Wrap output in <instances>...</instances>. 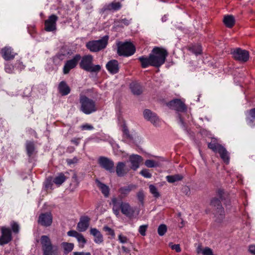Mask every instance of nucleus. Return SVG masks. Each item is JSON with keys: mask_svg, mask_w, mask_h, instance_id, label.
Segmentation results:
<instances>
[{"mask_svg": "<svg viewBox=\"0 0 255 255\" xmlns=\"http://www.w3.org/2000/svg\"><path fill=\"white\" fill-rule=\"evenodd\" d=\"M167 55L168 52L166 49L155 47L152 49L148 57L141 56L138 58V60L142 68H145L149 66L159 67L164 63Z\"/></svg>", "mask_w": 255, "mask_h": 255, "instance_id": "f257e3e1", "label": "nucleus"}, {"mask_svg": "<svg viewBox=\"0 0 255 255\" xmlns=\"http://www.w3.org/2000/svg\"><path fill=\"white\" fill-rule=\"evenodd\" d=\"M218 196L220 198L218 199L217 198H213L210 202V206L215 211L214 213L215 216L219 219V220H222L225 215L224 209L223 208L221 201L223 200V195L224 194V191L223 189H219L217 192Z\"/></svg>", "mask_w": 255, "mask_h": 255, "instance_id": "f03ea898", "label": "nucleus"}, {"mask_svg": "<svg viewBox=\"0 0 255 255\" xmlns=\"http://www.w3.org/2000/svg\"><path fill=\"white\" fill-rule=\"evenodd\" d=\"M94 58L92 55H86L82 57H81L80 67L85 71L90 72H99L101 67L99 65L93 64Z\"/></svg>", "mask_w": 255, "mask_h": 255, "instance_id": "7ed1b4c3", "label": "nucleus"}, {"mask_svg": "<svg viewBox=\"0 0 255 255\" xmlns=\"http://www.w3.org/2000/svg\"><path fill=\"white\" fill-rule=\"evenodd\" d=\"M79 102L80 110L86 115H89L97 110L95 102L85 95H81Z\"/></svg>", "mask_w": 255, "mask_h": 255, "instance_id": "20e7f679", "label": "nucleus"}, {"mask_svg": "<svg viewBox=\"0 0 255 255\" xmlns=\"http://www.w3.org/2000/svg\"><path fill=\"white\" fill-rule=\"evenodd\" d=\"M108 39L109 37L108 36H105L101 39L89 41L87 43L86 46L91 52H98L106 47L108 44Z\"/></svg>", "mask_w": 255, "mask_h": 255, "instance_id": "39448f33", "label": "nucleus"}, {"mask_svg": "<svg viewBox=\"0 0 255 255\" xmlns=\"http://www.w3.org/2000/svg\"><path fill=\"white\" fill-rule=\"evenodd\" d=\"M118 47V53L120 56H129L135 51L134 45L130 42L119 43Z\"/></svg>", "mask_w": 255, "mask_h": 255, "instance_id": "423d86ee", "label": "nucleus"}, {"mask_svg": "<svg viewBox=\"0 0 255 255\" xmlns=\"http://www.w3.org/2000/svg\"><path fill=\"white\" fill-rule=\"evenodd\" d=\"M40 244L43 255H46L50 253H54L55 251L54 247L52 245L51 241L47 236L43 235L40 238Z\"/></svg>", "mask_w": 255, "mask_h": 255, "instance_id": "0eeeda50", "label": "nucleus"}, {"mask_svg": "<svg viewBox=\"0 0 255 255\" xmlns=\"http://www.w3.org/2000/svg\"><path fill=\"white\" fill-rule=\"evenodd\" d=\"M81 59L80 54L75 55L74 57L66 62L63 67V72L64 74L69 73L70 71L74 68L77 65L78 62Z\"/></svg>", "mask_w": 255, "mask_h": 255, "instance_id": "6e6552de", "label": "nucleus"}, {"mask_svg": "<svg viewBox=\"0 0 255 255\" xmlns=\"http://www.w3.org/2000/svg\"><path fill=\"white\" fill-rule=\"evenodd\" d=\"M234 58L241 62H247L249 58V53L248 51L241 48H237L233 52Z\"/></svg>", "mask_w": 255, "mask_h": 255, "instance_id": "1a4fd4ad", "label": "nucleus"}, {"mask_svg": "<svg viewBox=\"0 0 255 255\" xmlns=\"http://www.w3.org/2000/svg\"><path fill=\"white\" fill-rule=\"evenodd\" d=\"M1 235L0 237V245L8 244L12 240L11 232L9 228L2 227L1 228Z\"/></svg>", "mask_w": 255, "mask_h": 255, "instance_id": "9d476101", "label": "nucleus"}, {"mask_svg": "<svg viewBox=\"0 0 255 255\" xmlns=\"http://www.w3.org/2000/svg\"><path fill=\"white\" fill-rule=\"evenodd\" d=\"M120 200V209L121 212L129 218H132L134 216L135 210L127 202H123Z\"/></svg>", "mask_w": 255, "mask_h": 255, "instance_id": "9b49d317", "label": "nucleus"}, {"mask_svg": "<svg viewBox=\"0 0 255 255\" xmlns=\"http://www.w3.org/2000/svg\"><path fill=\"white\" fill-rule=\"evenodd\" d=\"M53 217L51 213L41 214L38 219V223L44 227H49L52 223Z\"/></svg>", "mask_w": 255, "mask_h": 255, "instance_id": "f8f14e48", "label": "nucleus"}, {"mask_svg": "<svg viewBox=\"0 0 255 255\" xmlns=\"http://www.w3.org/2000/svg\"><path fill=\"white\" fill-rule=\"evenodd\" d=\"M98 163L102 168L110 172L114 171V163L110 159L103 156L100 157L98 159Z\"/></svg>", "mask_w": 255, "mask_h": 255, "instance_id": "ddd939ff", "label": "nucleus"}, {"mask_svg": "<svg viewBox=\"0 0 255 255\" xmlns=\"http://www.w3.org/2000/svg\"><path fill=\"white\" fill-rule=\"evenodd\" d=\"M58 16L55 14H52L45 21V30L46 31H53L56 29V22Z\"/></svg>", "mask_w": 255, "mask_h": 255, "instance_id": "4468645a", "label": "nucleus"}, {"mask_svg": "<svg viewBox=\"0 0 255 255\" xmlns=\"http://www.w3.org/2000/svg\"><path fill=\"white\" fill-rule=\"evenodd\" d=\"M168 105L171 108L178 112H185L186 110L185 105L180 100H172L168 103Z\"/></svg>", "mask_w": 255, "mask_h": 255, "instance_id": "2eb2a0df", "label": "nucleus"}, {"mask_svg": "<svg viewBox=\"0 0 255 255\" xmlns=\"http://www.w3.org/2000/svg\"><path fill=\"white\" fill-rule=\"evenodd\" d=\"M122 6L120 2L114 1L111 3L106 4L103 7L102 10L105 11H116L119 10Z\"/></svg>", "mask_w": 255, "mask_h": 255, "instance_id": "dca6fc26", "label": "nucleus"}, {"mask_svg": "<svg viewBox=\"0 0 255 255\" xmlns=\"http://www.w3.org/2000/svg\"><path fill=\"white\" fill-rule=\"evenodd\" d=\"M1 54L3 58L6 61L12 60L17 54L13 49L9 47H4L1 49Z\"/></svg>", "mask_w": 255, "mask_h": 255, "instance_id": "f3484780", "label": "nucleus"}, {"mask_svg": "<svg viewBox=\"0 0 255 255\" xmlns=\"http://www.w3.org/2000/svg\"><path fill=\"white\" fill-rule=\"evenodd\" d=\"M143 115L145 119L151 122L154 125H158L159 119L155 113H152L149 110H145L143 112Z\"/></svg>", "mask_w": 255, "mask_h": 255, "instance_id": "a211bd4d", "label": "nucleus"}, {"mask_svg": "<svg viewBox=\"0 0 255 255\" xmlns=\"http://www.w3.org/2000/svg\"><path fill=\"white\" fill-rule=\"evenodd\" d=\"M129 160L131 163V168L133 170H136L139 166L140 163L142 161V158L141 156L137 154H132L129 157Z\"/></svg>", "mask_w": 255, "mask_h": 255, "instance_id": "6ab92c4d", "label": "nucleus"}, {"mask_svg": "<svg viewBox=\"0 0 255 255\" xmlns=\"http://www.w3.org/2000/svg\"><path fill=\"white\" fill-rule=\"evenodd\" d=\"M90 219L87 216H82L77 224V229L80 232H84L88 228Z\"/></svg>", "mask_w": 255, "mask_h": 255, "instance_id": "aec40b11", "label": "nucleus"}, {"mask_svg": "<svg viewBox=\"0 0 255 255\" xmlns=\"http://www.w3.org/2000/svg\"><path fill=\"white\" fill-rule=\"evenodd\" d=\"M106 67L108 71L112 74H116L119 71V62L116 60H112L109 61Z\"/></svg>", "mask_w": 255, "mask_h": 255, "instance_id": "412c9836", "label": "nucleus"}, {"mask_svg": "<svg viewBox=\"0 0 255 255\" xmlns=\"http://www.w3.org/2000/svg\"><path fill=\"white\" fill-rule=\"evenodd\" d=\"M246 121L249 126L251 128L255 127V108L247 111Z\"/></svg>", "mask_w": 255, "mask_h": 255, "instance_id": "4be33fe9", "label": "nucleus"}, {"mask_svg": "<svg viewBox=\"0 0 255 255\" xmlns=\"http://www.w3.org/2000/svg\"><path fill=\"white\" fill-rule=\"evenodd\" d=\"M128 169L126 167V163L123 162H119L116 166V173L118 176L123 177L128 172Z\"/></svg>", "mask_w": 255, "mask_h": 255, "instance_id": "5701e85b", "label": "nucleus"}, {"mask_svg": "<svg viewBox=\"0 0 255 255\" xmlns=\"http://www.w3.org/2000/svg\"><path fill=\"white\" fill-rule=\"evenodd\" d=\"M90 234L94 237V242L98 244L103 242V236L101 232L96 228H91L90 231Z\"/></svg>", "mask_w": 255, "mask_h": 255, "instance_id": "b1692460", "label": "nucleus"}, {"mask_svg": "<svg viewBox=\"0 0 255 255\" xmlns=\"http://www.w3.org/2000/svg\"><path fill=\"white\" fill-rule=\"evenodd\" d=\"M185 48L196 55L201 54L202 52V47L199 44H190L186 46Z\"/></svg>", "mask_w": 255, "mask_h": 255, "instance_id": "393cba45", "label": "nucleus"}, {"mask_svg": "<svg viewBox=\"0 0 255 255\" xmlns=\"http://www.w3.org/2000/svg\"><path fill=\"white\" fill-rule=\"evenodd\" d=\"M59 93L62 96H66L69 94L71 91L70 87L65 81H61L58 86Z\"/></svg>", "mask_w": 255, "mask_h": 255, "instance_id": "a878e982", "label": "nucleus"}, {"mask_svg": "<svg viewBox=\"0 0 255 255\" xmlns=\"http://www.w3.org/2000/svg\"><path fill=\"white\" fill-rule=\"evenodd\" d=\"M25 146L27 154L29 157H31L36 153L35 147L33 141H27Z\"/></svg>", "mask_w": 255, "mask_h": 255, "instance_id": "bb28decb", "label": "nucleus"}, {"mask_svg": "<svg viewBox=\"0 0 255 255\" xmlns=\"http://www.w3.org/2000/svg\"><path fill=\"white\" fill-rule=\"evenodd\" d=\"M112 203L113 205V211L114 213L117 216L120 214V200L116 197H114L112 199Z\"/></svg>", "mask_w": 255, "mask_h": 255, "instance_id": "cd10ccee", "label": "nucleus"}, {"mask_svg": "<svg viewBox=\"0 0 255 255\" xmlns=\"http://www.w3.org/2000/svg\"><path fill=\"white\" fill-rule=\"evenodd\" d=\"M223 22L227 27L232 28L235 23V17L232 15H225L223 19Z\"/></svg>", "mask_w": 255, "mask_h": 255, "instance_id": "c85d7f7f", "label": "nucleus"}, {"mask_svg": "<svg viewBox=\"0 0 255 255\" xmlns=\"http://www.w3.org/2000/svg\"><path fill=\"white\" fill-rule=\"evenodd\" d=\"M136 186L134 185L130 184L126 186L121 187L119 189V192L123 195L122 197H126L129 192L133 189H135Z\"/></svg>", "mask_w": 255, "mask_h": 255, "instance_id": "c756f323", "label": "nucleus"}, {"mask_svg": "<svg viewBox=\"0 0 255 255\" xmlns=\"http://www.w3.org/2000/svg\"><path fill=\"white\" fill-rule=\"evenodd\" d=\"M96 183L98 187L100 188L103 194L105 197H108L109 195V187L99 180H96Z\"/></svg>", "mask_w": 255, "mask_h": 255, "instance_id": "7c9ffc66", "label": "nucleus"}, {"mask_svg": "<svg viewBox=\"0 0 255 255\" xmlns=\"http://www.w3.org/2000/svg\"><path fill=\"white\" fill-rule=\"evenodd\" d=\"M218 152L220 154L221 158L226 163H228L229 162V156L226 149L223 146L219 147Z\"/></svg>", "mask_w": 255, "mask_h": 255, "instance_id": "2f4dec72", "label": "nucleus"}, {"mask_svg": "<svg viewBox=\"0 0 255 255\" xmlns=\"http://www.w3.org/2000/svg\"><path fill=\"white\" fill-rule=\"evenodd\" d=\"M61 246L64 250V254L67 255L72 251L74 245L73 243L63 242L61 244Z\"/></svg>", "mask_w": 255, "mask_h": 255, "instance_id": "473e14b6", "label": "nucleus"}, {"mask_svg": "<svg viewBox=\"0 0 255 255\" xmlns=\"http://www.w3.org/2000/svg\"><path fill=\"white\" fill-rule=\"evenodd\" d=\"M130 88L132 93L134 95H140L142 93V89L140 85L136 83H131L130 85Z\"/></svg>", "mask_w": 255, "mask_h": 255, "instance_id": "72a5a7b5", "label": "nucleus"}, {"mask_svg": "<svg viewBox=\"0 0 255 255\" xmlns=\"http://www.w3.org/2000/svg\"><path fill=\"white\" fill-rule=\"evenodd\" d=\"M167 181L169 183H174L176 181H181L183 176L181 174H175L173 175H168L166 177Z\"/></svg>", "mask_w": 255, "mask_h": 255, "instance_id": "f704fd0d", "label": "nucleus"}, {"mask_svg": "<svg viewBox=\"0 0 255 255\" xmlns=\"http://www.w3.org/2000/svg\"><path fill=\"white\" fill-rule=\"evenodd\" d=\"M66 179V176L63 173H60L56 176L53 182L58 186L61 185Z\"/></svg>", "mask_w": 255, "mask_h": 255, "instance_id": "c9c22d12", "label": "nucleus"}, {"mask_svg": "<svg viewBox=\"0 0 255 255\" xmlns=\"http://www.w3.org/2000/svg\"><path fill=\"white\" fill-rule=\"evenodd\" d=\"M79 244V247L80 248H83L85 246V244L87 243V240L84 238L83 235L80 233V234L76 238Z\"/></svg>", "mask_w": 255, "mask_h": 255, "instance_id": "e433bc0d", "label": "nucleus"}, {"mask_svg": "<svg viewBox=\"0 0 255 255\" xmlns=\"http://www.w3.org/2000/svg\"><path fill=\"white\" fill-rule=\"evenodd\" d=\"M167 227L164 224L159 225L157 229V232L160 236H163L167 232Z\"/></svg>", "mask_w": 255, "mask_h": 255, "instance_id": "4c0bfd02", "label": "nucleus"}, {"mask_svg": "<svg viewBox=\"0 0 255 255\" xmlns=\"http://www.w3.org/2000/svg\"><path fill=\"white\" fill-rule=\"evenodd\" d=\"M149 188L150 192L153 195V196L154 197L158 198L159 197L160 194L158 192L157 188L155 186L153 185H149Z\"/></svg>", "mask_w": 255, "mask_h": 255, "instance_id": "58836bf2", "label": "nucleus"}, {"mask_svg": "<svg viewBox=\"0 0 255 255\" xmlns=\"http://www.w3.org/2000/svg\"><path fill=\"white\" fill-rule=\"evenodd\" d=\"M145 165L149 168H152L158 166V163L153 160L148 159L144 162Z\"/></svg>", "mask_w": 255, "mask_h": 255, "instance_id": "ea45409f", "label": "nucleus"}, {"mask_svg": "<svg viewBox=\"0 0 255 255\" xmlns=\"http://www.w3.org/2000/svg\"><path fill=\"white\" fill-rule=\"evenodd\" d=\"M168 245L172 250H175L177 253H180L181 251L179 244H173V243L170 242Z\"/></svg>", "mask_w": 255, "mask_h": 255, "instance_id": "a19ab883", "label": "nucleus"}, {"mask_svg": "<svg viewBox=\"0 0 255 255\" xmlns=\"http://www.w3.org/2000/svg\"><path fill=\"white\" fill-rule=\"evenodd\" d=\"M122 131L123 132L124 135L126 137H127V138H128V139L131 138V136L129 134L128 129L127 128V127L125 125H124L123 126Z\"/></svg>", "mask_w": 255, "mask_h": 255, "instance_id": "79ce46f5", "label": "nucleus"}, {"mask_svg": "<svg viewBox=\"0 0 255 255\" xmlns=\"http://www.w3.org/2000/svg\"><path fill=\"white\" fill-rule=\"evenodd\" d=\"M222 146L220 145V144H216V143H209L208 144V147L213 150L214 151H218L219 150V147H222Z\"/></svg>", "mask_w": 255, "mask_h": 255, "instance_id": "37998d69", "label": "nucleus"}, {"mask_svg": "<svg viewBox=\"0 0 255 255\" xmlns=\"http://www.w3.org/2000/svg\"><path fill=\"white\" fill-rule=\"evenodd\" d=\"M5 71L9 74L13 73L14 70V66L10 64L7 63L4 67Z\"/></svg>", "mask_w": 255, "mask_h": 255, "instance_id": "c03bdc74", "label": "nucleus"}, {"mask_svg": "<svg viewBox=\"0 0 255 255\" xmlns=\"http://www.w3.org/2000/svg\"><path fill=\"white\" fill-rule=\"evenodd\" d=\"M103 230L107 232V234L109 235H111L112 237L114 238L115 236V234L114 230L110 228L108 226H104L103 227Z\"/></svg>", "mask_w": 255, "mask_h": 255, "instance_id": "a18cd8bd", "label": "nucleus"}, {"mask_svg": "<svg viewBox=\"0 0 255 255\" xmlns=\"http://www.w3.org/2000/svg\"><path fill=\"white\" fill-rule=\"evenodd\" d=\"M10 226H11L12 230L14 233L17 234L19 232V226L17 223L12 222L10 224Z\"/></svg>", "mask_w": 255, "mask_h": 255, "instance_id": "49530a36", "label": "nucleus"}, {"mask_svg": "<svg viewBox=\"0 0 255 255\" xmlns=\"http://www.w3.org/2000/svg\"><path fill=\"white\" fill-rule=\"evenodd\" d=\"M82 130H91L94 129V127L91 125L86 124L80 127Z\"/></svg>", "mask_w": 255, "mask_h": 255, "instance_id": "de8ad7c7", "label": "nucleus"}, {"mask_svg": "<svg viewBox=\"0 0 255 255\" xmlns=\"http://www.w3.org/2000/svg\"><path fill=\"white\" fill-rule=\"evenodd\" d=\"M140 173L141 175L145 178H149L151 177V174L149 173L148 170L146 169H142L140 172Z\"/></svg>", "mask_w": 255, "mask_h": 255, "instance_id": "09e8293b", "label": "nucleus"}, {"mask_svg": "<svg viewBox=\"0 0 255 255\" xmlns=\"http://www.w3.org/2000/svg\"><path fill=\"white\" fill-rule=\"evenodd\" d=\"M147 225H141L139 227L138 232L141 235L144 236L145 235V232L147 229Z\"/></svg>", "mask_w": 255, "mask_h": 255, "instance_id": "8fccbe9b", "label": "nucleus"}, {"mask_svg": "<svg viewBox=\"0 0 255 255\" xmlns=\"http://www.w3.org/2000/svg\"><path fill=\"white\" fill-rule=\"evenodd\" d=\"M137 197L139 201L142 204L144 198V195L142 190H140L137 192Z\"/></svg>", "mask_w": 255, "mask_h": 255, "instance_id": "3c124183", "label": "nucleus"}, {"mask_svg": "<svg viewBox=\"0 0 255 255\" xmlns=\"http://www.w3.org/2000/svg\"><path fill=\"white\" fill-rule=\"evenodd\" d=\"M203 255H214L212 250L206 247L202 251Z\"/></svg>", "mask_w": 255, "mask_h": 255, "instance_id": "603ef678", "label": "nucleus"}, {"mask_svg": "<svg viewBox=\"0 0 255 255\" xmlns=\"http://www.w3.org/2000/svg\"><path fill=\"white\" fill-rule=\"evenodd\" d=\"M131 19H127L126 18H122L120 20L119 22L123 25L128 26L131 22Z\"/></svg>", "mask_w": 255, "mask_h": 255, "instance_id": "864d4df0", "label": "nucleus"}, {"mask_svg": "<svg viewBox=\"0 0 255 255\" xmlns=\"http://www.w3.org/2000/svg\"><path fill=\"white\" fill-rule=\"evenodd\" d=\"M93 0H83V3L86 6L87 9H90L93 8V6L91 3V1Z\"/></svg>", "mask_w": 255, "mask_h": 255, "instance_id": "5fc2aeb1", "label": "nucleus"}, {"mask_svg": "<svg viewBox=\"0 0 255 255\" xmlns=\"http://www.w3.org/2000/svg\"><path fill=\"white\" fill-rule=\"evenodd\" d=\"M80 234L78 232L75 230H71L67 232L68 236L70 237H73L75 238H77L78 236Z\"/></svg>", "mask_w": 255, "mask_h": 255, "instance_id": "6e6d98bb", "label": "nucleus"}, {"mask_svg": "<svg viewBox=\"0 0 255 255\" xmlns=\"http://www.w3.org/2000/svg\"><path fill=\"white\" fill-rule=\"evenodd\" d=\"M119 241L123 244L126 243L128 242V239L127 237L120 234L118 236Z\"/></svg>", "mask_w": 255, "mask_h": 255, "instance_id": "4d7b16f0", "label": "nucleus"}, {"mask_svg": "<svg viewBox=\"0 0 255 255\" xmlns=\"http://www.w3.org/2000/svg\"><path fill=\"white\" fill-rule=\"evenodd\" d=\"M66 161L68 165H71L72 164L77 163L78 161V159L76 157H74L72 159H68Z\"/></svg>", "mask_w": 255, "mask_h": 255, "instance_id": "13d9d810", "label": "nucleus"}, {"mask_svg": "<svg viewBox=\"0 0 255 255\" xmlns=\"http://www.w3.org/2000/svg\"><path fill=\"white\" fill-rule=\"evenodd\" d=\"M73 255H91L90 252H75L73 253Z\"/></svg>", "mask_w": 255, "mask_h": 255, "instance_id": "bf43d9fd", "label": "nucleus"}, {"mask_svg": "<svg viewBox=\"0 0 255 255\" xmlns=\"http://www.w3.org/2000/svg\"><path fill=\"white\" fill-rule=\"evenodd\" d=\"M249 251L251 254L255 255V245H251L249 246Z\"/></svg>", "mask_w": 255, "mask_h": 255, "instance_id": "052dcab7", "label": "nucleus"}, {"mask_svg": "<svg viewBox=\"0 0 255 255\" xmlns=\"http://www.w3.org/2000/svg\"><path fill=\"white\" fill-rule=\"evenodd\" d=\"M80 138H74L71 139V142L74 144L75 145L77 146L80 143Z\"/></svg>", "mask_w": 255, "mask_h": 255, "instance_id": "680f3d73", "label": "nucleus"}, {"mask_svg": "<svg viewBox=\"0 0 255 255\" xmlns=\"http://www.w3.org/2000/svg\"><path fill=\"white\" fill-rule=\"evenodd\" d=\"M73 180L74 179L75 181L77 182L78 178L76 173H74L72 176Z\"/></svg>", "mask_w": 255, "mask_h": 255, "instance_id": "e2e57ef3", "label": "nucleus"}, {"mask_svg": "<svg viewBox=\"0 0 255 255\" xmlns=\"http://www.w3.org/2000/svg\"><path fill=\"white\" fill-rule=\"evenodd\" d=\"M122 250H123L124 252H126V253H128V252H129V250H128L127 248H126V247H125V246H123V247H122Z\"/></svg>", "mask_w": 255, "mask_h": 255, "instance_id": "0e129e2a", "label": "nucleus"}, {"mask_svg": "<svg viewBox=\"0 0 255 255\" xmlns=\"http://www.w3.org/2000/svg\"><path fill=\"white\" fill-rule=\"evenodd\" d=\"M43 255H55V252H54V253H48L47 254Z\"/></svg>", "mask_w": 255, "mask_h": 255, "instance_id": "69168bd1", "label": "nucleus"}, {"mask_svg": "<svg viewBox=\"0 0 255 255\" xmlns=\"http://www.w3.org/2000/svg\"><path fill=\"white\" fill-rule=\"evenodd\" d=\"M18 65H19V66H21V65H22V63L21 62H20L19 61H18Z\"/></svg>", "mask_w": 255, "mask_h": 255, "instance_id": "338daca9", "label": "nucleus"}, {"mask_svg": "<svg viewBox=\"0 0 255 255\" xmlns=\"http://www.w3.org/2000/svg\"><path fill=\"white\" fill-rule=\"evenodd\" d=\"M201 250L200 248H198V249H197V252L198 253H199V250Z\"/></svg>", "mask_w": 255, "mask_h": 255, "instance_id": "774afa93", "label": "nucleus"}]
</instances>
